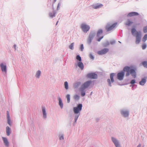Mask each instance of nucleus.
<instances>
[{
  "label": "nucleus",
  "mask_w": 147,
  "mask_h": 147,
  "mask_svg": "<svg viewBox=\"0 0 147 147\" xmlns=\"http://www.w3.org/2000/svg\"><path fill=\"white\" fill-rule=\"evenodd\" d=\"M131 69L128 66H125V67L123 69V71H126V72H128L129 71H130Z\"/></svg>",
  "instance_id": "25"
},
{
  "label": "nucleus",
  "mask_w": 147,
  "mask_h": 147,
  "mask_svg": "<svg viewBox=\"0 0 147 147\" xmlns=\"http://www.w3.org/2000/svg\"><path fill=\"white\" fill-rule=\"evenodd\" d=\"M121 115L124 117H128L129 114L128 111L127 110L125 111L123 109L121 110Z\"/></svg>",
  "instance_id": "10"
},
{
  "label": "nucleus",
  "mask_w": 147,
  "mask_h": 147,
  "mask_svg": "<svg viewBox=\"0 0 147 147\" xmlns=\"http://www.w3.org/2000/svg\"><path fill=\"white\" fill-rule=\"evenodd\" d=\"M138 13L136 12H132L129 13L127 15V16L128 17H132L134 16H138Z\"/></svg>",
  "instance_id": "17"
},
{
  "label": "nucleus",
  "mask_w": 147,
  "mask_h": 147,
  "mask_svg": "<svg viewBox=\"0 0 147 147\" xmlns=\"http://www.w3.org/2000/svg\"><path fill=\"white\" fill-rule=\"evenodd\" d=\"M82 105L81 104H79L76 107H74L73 108V110L74 113V117L75 120L76 121L78 119L80 115V112L82 109Z\"/></svg>",
  "instance_id": "2"
},
{
  "label": "nucleus",
  "mask_w": 147,
  "mask_h": 147,
  "mask_svg": "<svg viewBox=\"0 0 147 147\" xmlns=\"http://www.w3.org/2000/svg\"><path fill=\"white\" fill-rule=\"evenodd\" d=\"M78 67H79L82 70L84 69V65H76L75 66V68H77Z\"/></svg>",
  "instance_id": "28"
},
{
  "label": "nucleus",
  "mask_w": 147,
  "mask_h": 147,
  "mask_svg": "<svg viewBox=\"0 0 147 147\" xmlns=\"http://www.w3.org/2000/svg\"><path fill=\"white\" fill-rule=\"evenodd\" d=\"M133 22L130 21V20H128L125 23V25L128 26H130L131 24L133 23Z\"/></svg>",
  "instance_id": "31"
},
{
  "label": "nucleus",
  "mask_w": 147,
  "mask_h": 147,
  "mask_svg": "<svg viewBox=\"0 0 147 147\" xmlns=\"http://www.w3.org/2000/svg\"><path fill=\"white\" fill-rule=\"evenodd\" d=\"M81 28L84 32H87L90 29V27L85 23H82L81 25Z\"/></svg>",
  "instance_id": "4"
},
{
  "label": "nucleus",
  "mask_w": 147,
  "mask_h": 147,
  "mask_svg": "<svg viewBox=\"0 0 147 147\" xmlns=\"http://www.w3.org/2000/svg\"><path fill=\"white\" fill-rule=\"evenodd\" d=\"M74 42L72 43L69 46V48L71 49H74Z\"/></svg>",
  "instance_id": "37"
},
{
  "label": "nucleus",
  "mask_w": 147,
  "mask_h": 147,
  "mask_svg": "<svg viewBox=\"0 0 147 147\" xmlns=\"http://www.w3.org/2000/svg\"><path fill=\"white\" fill-rule=\"evenodd\" d=\"M137 147H141V144H140L137 146Z\"/></svg>",
  "instance_id": "49"
},
{
  "label": "nucleus",
  "mask_w": 147,
  "mask_h": 147,
  "mask_svg": "<svg viewBox=\"0 0 147 147\" xmlns=\"http://www.w3.org/2000/svg\"><path fill=\"white\" fill-rule=\"evenodd\" d=\"M142 47L143 49H145L146 47V45L145 44H143L142 45Z\"/></svg>",
  "instance_id": "39"
},
{
  "label": "nucleus",
  "mask_w": 147,
  "mask_h": 147,
  "mask_svg": "<svg viewBox=\"0 0 147 147\" xmlns=\"http://www.w3.org/2000/svg\"><path fill=\"white\" fill-rule=\"evenodd\" d=\"M115 75V74L114 73H111L110 74V80L113 79V77Z\"/></svg>",
  "instance_id": "34"
},
{
  "label": "nucleus",
  "mask_w": 147,
  "mask_h": 147,
  "mask_svg": "<svg viewBox=\"0 0 147 147\" xmlns=\"http://www.w3.org/2000/svg\"><path fill=\"white\" fill-rule=\"evenodd\" d=\"M55 12L53 11L52 12H50L49 13V16L51 18L54 17L55 16Z\"/></svg>",
  "instance_id": "26"
},
{
  "label": "nucleus",
  "mask_w": 147,
  "mask_h": 147,
  "mask_svg": "<svg viewBox=\"0 0 147 147\" xmlns=\"http://www.w3.org/2000/svg\"><path fill=\"white\" fill-rule=\"evenodd\" d=\"M103 38V36H102L100 37L97 40L98 41H100V40Z\"/></svg>",
  "instance_id": "44"
},
{
  "label": "nucleus",
  "mask_w": 147,
  "mask_h": 147,
  "mask_svg": "<svg viewBox=\"0 0 147 147\" xmlns=\"http://www.w3.org/2000/svg\"><path fill=\"white\" fill-rule=\"evenodd\" d=\"M115 81L114 79L110 80V79H108L107 80V82L108 83V85L110 87L112 86L111 82L113 83Z\"/></svg>",
  "instance_id": "21"
},
{
  "label": "nucleus",
  "mask_w": 147,
  "mask_h": 147,
  "mask_svg": "<svg viewBox=\"0 0 147 147\" xmlns=\"http://www.w3.org/2000/svg\"><path fill=\"white\" fill-rule=\"evenodd\" d=\"M6 131L7 135V136H9L10 134H11V129L9 126L6 127Z\"/></svg>",
  "instance_id": "19"
},
{
  "label": "nucleus",
  "mask_w": 147,
  "mask_h": 147,
  "mask_svg": "<svg viewBox=\"0 0 147 147\" xmlns=\"http://www.w3.org/2000/svg\"><path fill=\"white\" fill-rule=\"evenodd\" d=\"M102 30H99L97 33V36L98 37H99L102 34Z\"/></svg>",
  "instance_id": "29"
},
{
  "label": "nucleus",
  "mask_w": 147,
  "mask_h": 147,
  "mask_svg": "<svg viewBox=\"0 0 147 147\" xmlns=\"http://www.w3.org/2000/svg\"><path fill=\"white\" fill-rule=\"evenodd\" d=\"M76 59L79 61L78 64H83L81 62V57L79 55H77L76 57Z\"/></svg>",
  "instance_id": "24"
},
{
  "label": "nucleus",
  "mask_w": 147,
  "mask_h": 147,
  "mask_svg": "<svg viewBox=\"0 0 147 147\" xmlns=\"http://www.w3.org/2000/svg\"><path fill=\"white\" fill-rule=\"evenodd\" d=\"M146 77H144V78L142 79L141 81L139 82L140 84L142 86L144 85L146 83Z\"/></svg>",
  "instance_id": "14"
},
{
  "label": "nucleus",
  "mask_w": 147,
  "mask_h": 147,
  "mask_svg": "<svg viewBox=\"0 0 147 147\" xmlns=\"http://www.w3.org/2000/svg\"><path fill=\"white\" fill-rule=\"evenodd\" d=\"M60 6V3H58V6H57V9H58L59 8V6Z\"/></svg>",
  "instance_id": "47"
},
{
  "label": "nucleus",
  "mask_w": 147,
  "mask_h": 147,
  "mask_svg": "<svg viewBox=\"0 0 147 147\" xmlns=\"http://www.w3.org/2000/svg\"><path fill=\"white\" fill-rule=\"evenodd\" d=\"M109 51V49L107 48H105L98 51L97 53L99 55H102L106 53Z\"/></svg>",
  "instance_id": "9"
},
{
  "label": "nucleus",
  "mask_w": 147,
  "mask_h": 147,
  "mask_svg": "<svg viewBox=\"0 0 147 147\" xmlns=\"http://www.w3.org/2000/svg\"><path fill=\"white\" fill-rule=\"evenodd\" d=\"M130 84H134L136 83L135 80L134 79L132 80L130 82Z\"/></svg>",
  "instance_id": "40"
},
{
  "label": "nucleus",
  "mask_w": 147,
  "mask_h": 147,
  "mask_svg": "<svg viewBox=\"0 0 147 147\" xmlns=\"http://www.w3.org/2000/svg\"><path fill=\"white\" fill-rule=\"evenodd\" d=\"M7 123L11 126V124L10 123V118L9 115V113L8 111H7Z\"/></svg>",
  "instance_id": "16"
},
{
  "label": "nucleus",
  "mask_w": 147,
  "mask_h": 147,
  "mask_svg": "<svg viewBox=\"0 0 147 147\" xmlns=\"http://www.w3.org/2000/svg\"><path fill=\"white\" fill-rule=\"evenodd\" d=\"M92 92L91 93L90 95H91V94H92Z\"/></svg>",
  "instance_id": "54"
},
{
  "label": "nucleus",
  "mask_w": 147,
  "mask_h": 147,
  "mask_svg": "<svg viewBox=\"0 0 147 147\" xmlns=\"http://www.w3.org/2000/svg\"><path fill=\"white\" fill-rule=\"evenodd\" d=\"M2 139L5 146L6 147H8L9 146V143L7 138L2 137Z\"/></svg>",
  "instance_id": "12"
},
{
  "label": "nucleus",
  "mask_w": 147,
  "mask_h": 147,
  "mask_svg": "<svg viewBox=\"0 0 147 147\" xmlns=\"http://www.w3.org/2000/svg\"><path fill=\"white\" fill-rule=\"evenodd\" d=\"M147 39V34H146L144 36L142 39V41L144 42H145Z\"/></svg>",
  "instance_id": "36"
},
{
  "label": "nucleus",
  "mask_w": 147,
  "mask_h": 147,
  "mask_svg": "<svg viewBox=\"0 0 147 147\" xmlns=\"http://www.w3.org/2000/svg\"><path fill=\"white\" fill-rule=\"evenodd\" d=\"M144 67L145 68H147V65H143Z\"/></svg>",
  "instance_id": "48"
},
{
  "label": "nucleus",
  "mask_w": 147,
  "mask_h": 147,
  "mask_svg": "<svg viewBox=\"0 0 147 147\" xmlns=\"http://www.w3.org/2000/svg\"><path fill=\"white\" fill-rule=\"evenodd\" d=\"M41 74V71L40 70L37 71L35 76L36 78H39Z\"/></svg>",
  "instance_id": "23"
},
{
  "label": "nucleus",
  "mask_w": 147,
  "mask_h": 147,
  "mask_svg": "<svg viewBox=\"0 0 147 147\" xmlns=\"http://www.w3.org/2000/svg\"><path fill=\"white\" fill-rule=\"evenodd\" d=\"M81 82H75L73 84V87L75 89H77L81 85Z\"/></svg>",
  "instance_id": "11"
},
{
  "label": "nucleus",
  "mask_w": 147,
  "mask_h": 147,
  "mask_svg": "<svg viewBox=\"0 0 147 147\" xmlns=\"http://www.w3.org/2000/svg\"><path fill=\"white\" fill-rule=\"evenodd\" d=\"M97 74L94 73H90L87 75V77L88 78L96 79L97 78Z\"/></svg>",
  "instance_id": "8"
},
{
  "label": "nucleus",
  "mask_w": 147,
  "mask_h": 147,
  "mask_svg": "<svg viewBox=\"0 0 147 147\" xmlns=\"http://www.w3.org/2000/svg\"><path fill=\"white\" fill-rule=\"evenodd\" d=\"M117 23H115L110 25L109 24H107L106 27V30L108 31H110L113 30L116 26Z\"/></svg>",
  "instance_id": "7"
},
{
  "label": "nucleus",
  "mask_w": 147,
  "mask_h": 147,
  "mask_svg": "<svg viewBox=\"0 0 147 147\" xmlns=\"http://www.w3.org/2000/svg\"><path fill=\"white\" fill-rule=\"evenodd\" d=\"M102 6V5L101 4H97L93 5V7L95 9H97L101 7Z\"/></svg>",
  "instance_id": "22"
},
{
  "label": "nucleus",
  "mask_w": 147,
  "mask_h": 147,
  "mask_svg": "<svg viewBox=\"0 0 147 147\" xmlns=\"http://www.w3.org/2000/svg\"><path fill=\"white\" fill-rule=\"evenodd\" d=\"M64 139V135L63 134H62L59 135V139L60 140H63Z\"/></svg>",
  "instance_id": "35"
},
{
  "label": "nucleus",
  "mask_w": 147,
  "mask_h": 147,
  "mask_svg": "<svg viewBox=\"0 0 147 147\" xmlns=\"http://www.w3.org/2000/svg\"><path fill=\"white\" fill-rule=\"evenodd\" d=\"M58 99L59 100V105L60 106L61 108L62 109L63 107V104L61 99L59 97Z\"/></svg>",
  "instance_id": "20"
},
{
  "label": "nucleus",
  "mask_w": 147,
  "mask_h": 147,
  "mask_svg": "<svg viewBox=\"0 0 147 147\" xmlns=\"http://www.w3.org/2000/svg\"><path fill=\"white\" fill-rule=\"evenodd\" d=\"M130 73L134 78L136 77L137 74L135 69H131L130 70Z\"/></svg>",
  "instance_id": "13"
},
{
  "label": "nucleus",
  "mask_w": 147,
  "mask_h": 147,
  "mask_svg": "<svg viewBox=\"0 0 147 147\" xmlns=\"http://www.w3.org/2000/svg\"><path fill=\"white\" fill-rule=\"evenodd\" d=\"M64 86L66 90H67L69 89L68 83L67 81H65L64 82Z\"/></svg>",
  "instance_id": "27"
},
{
  "label": "nucleus",
  "mask_w": 147,
  "mask_h": 147,
  "mask_svg": "<svg viewBox=\"0 0 147 147\" xmlns=\"http://www.w3.org/2000/svg\"><path fill=\"white\" fill-rule=\"evenodd\" d=\"M57 0H54V2H55Z\"/></svg>",
  "instance_id": "53"
},
{
  "label": "nucleus",
  "mask_w": 147,
  "mask_h": 147,
  "mask_svg": "<svg viewBox=\"0 0 147 147\" xmlns=\"http://www.w3.org/2000/svg\"><path fill=\"white\" fill-rule=\"evenodd\" d=\"M59 21H57L56 23V25H57Z\"/></svg>",
  "instance_id": "51"
},
{
  "label": "nucleus",
  "mask_w": 147,
  "mask_h": 147,
  "mask_svg": "<svg viewBox=\"0 0 147 147\" xmlns=\"http://www.w3.org/2000/svg\"><path fill=\"white\" fill-rule=\"evenodd\" d=\"M0 66L2 71L6 74L7 73V67L6 65H0Z\"/></svg>",
  "instance_id": "15"
},
{
  "label": "nucleus",
  "mask_w": 147,
  "mask_h": 147,
  "mask_svg": "<svg viewBox=\"0 0 147 147\" xmlns=\"http://www.w3.org/2000/svg\"><path fill=\"white\" fill-rule=\"evenodd\" d=\"M89 57L90 58L92 59H94V57L92 55L91 53H90L89 55Z\"/></svg>",
  "instance_id": "41"
},
{
  "label": "nucleus",
  "mask_w": 147,
  "mask_h": 147,
  "mask_svg": "<svg viewBox=\"0 0 147 147\" xmlns=\"http://www.w3.org/2000/svg\"><path fill=\"white\" fill-rule=\"evenodd\" d=\"M125 75V73L123 71L118 73L117 75V78L119 80H123Z\"/></svg>",
  "instance_id": "6"
},
{
  "label": "nucleus",
  "mask_w": 147,
  "mask_h": 147,
  "mask_svg": "<svg viewBox=\"0 0 147 147\" xmlns=\"http://www.w3.org/2000/svg\"><path fill=\"white\" fill-rule=\"evenodd\" d=\"M130 73V71H129L128 72H127L126 74V76H129V75Z\"/></svg>",
  "instance_id": "43"
},
{
  "label": "nucleus",
  "mask_w": 147,
  "mask_h": 147,
  "mask_svg": "<svg viewBox=\"0 0 147 147\" xmlns=\"http://www.w3.org/2000/svg\"><path fill=\"white\" fill-rule=\"evenodd\" d=\"M67 98V102L69 103L70 102V95L69 94H67L66 96Z\"/></svg>",
  "instance_id": "32"
},
{
  "label": "nucleus",
  "mask_w": 147,
  "mask_h": 147,
  "mask_svg": "<svg viewBox=\"0 0 147 147\" xmlns=\"http://www.w3.org/2000/svg\"><path fill=\"white\" fill-rule=\"evenodd\" d=\"M142 64H147V61H143L142 63Z\"/></svg>",
  "instance_id": "45"
},
{
  "label": "nucleus",
  "mask_w": 147,
  "mask_h": 147,
  "mask_svg": "<svg viewBox=\"0 0 147 147\" xmlns=\"http://www.w3.org/2000/svg\"><path fill=\"white\" fill-rule=\"evenodd\" d=\"M134 85H130V87H131V86H132V88H133V87H134Z\"/></svg>",
  "instance_id": "50"
},
{
  "label": "nucleus",
  "mask_w": 147,
  "mask_h": 147,
  "mask_svg": "<svg viewBox=\"0 0 147 147\" xmlns=\"http://www.w3.org/2000/svg\"><path fill=\"white\" fill-rule=\"evenodd\" d=\"M143 32L145 33L147 32V26L144 28Z\"/></svg>",
  "instance_id": "38"
},
{
  "label": "nucleus",
  "mask_w": 147,
  "mask_h": 147,
  "mask_svg": "<svg viewBox=\"0 0 147 147\" xmlns=\"http://www.w3.org/2000/svg\"><path fill=\"white\" fill-rule=\"evenodd\" d=\"M74 98L76 100H78L80 99V96L77 95H75L74 96Z\"/></svg>",
  "instance_id": "33"
},
{
  "label": "nucleus",
  "mask_w": 147,
  "mask_h": 147,
  "mask_svg": "<svg viewBox=\"0 0 147 147\" xmlns=\"http://www.w3.org/2000/svg\"><path fill=\"white\" fill-rule=\"evenodd\" d=\"M111 139L116 147H121L119 141L117 138L112 137Z\"/></svg>",
  "instance_id": "5"
},
{
  "label": "nucleus",
  "mask_w": 147,
  "mask_h": 147,
  "mask_svg": "<svg viewBox=\"0 0 147 147\" xmlns=\"http://www.w3.org/2000/svg\"><path fill=\"white\" fill-rule=\"evenodd\" d=\"M14 47H15V48H16V45H14Z\"/></svg>",
  "instance_id": "52"
},
{
  "label": "nucleus",
  "mask_w": 147,
  "mask_h": 147,
  "mask_svg": "<svg viewBox=\"0 0 147 147\" xmlns=\"http://www.w3.org/2000/svg\"><path fill=\"white\" fill-rule=\"evenodd\" d=\"M132 34L136 37V43L138 44L140 42L142 36V34L140 31H137L135 28L131 29Z\"/></svg>",
  "instance_id": "1"
},
{
  "label": "nucleus",
  "mask_w": 147,
  "mask_h": 147,
  "mask_svg": "<svg viewBox=\"0 0 147 147\" xmlns=\"http://www.w3.org/2000/svg\"><path fill=\"white\" fill-rule=\"evenodd\" d=\"M42 110L43 118L45 119H46L47 118V113H46L45 108L44 107H42Z\"/></svg>",
  "instance_id": "18"
},
{
  "label": "nucleus",
  "mask_w": 147,
  "mask_h": 147,
  "mask_svg": "<svg viewBox=\"0 0 147 147\" xmlns=\"http://www.w3.org/2000/svg\"><path fill=\"white\" fill-rule=\"evenodd\" d=\"M77 119L76 120V121H75V117H74V123H73V125L74 126L76 124V121H77Z\"/></svg>",
  "instance_id": "46"
},
{
  "label": "nucleus",
  "mask_w": 147,
  "mask_h": 147,
  "mask_svg": "<svg viewBox=\"0 0 147 147\" xmlns=\"http://www.w3.org/2000/svg\"><path fill=\"white\" fill-rule=\"evenodd\" d=\"M92 83V81L91 80L87 81L81 85L80 88L82 90H84L90 86Z\"/></svg>",
  "instance_id": "3"
},
{
  "label": "nucleus",
  "mask_w": 147,
  "mask_h": 147,
  "mask_svg": "<svg viewBox=\"0 0 147 147\" xmlns=\"http://www.w3.org/2000/svg\"><path fill=\"white\" fill-rule=\"evenodd\" d=\"M80 49H81V51H82L83 49H84V47H83V44H82L80 47Z\"/></svg>",
  "instance_id": "42"
},
{
  "label": "nucleus",
  "mask_w": 147,
  "mask_h": 147,
  "mask_svg": "<svg viewBox=\"0 0 147 147\" xmlns=\"http://www.w3.org/2000/svg\"><path fill=\"white\" fill-rule=\"evenodd\" d=\"M80 90L81 92V95L82 96H84L85 95V92L84 91V90H82L81 89V88H80Z\"/></svg>",
  "instance_id": "30"
}]
</instances>
